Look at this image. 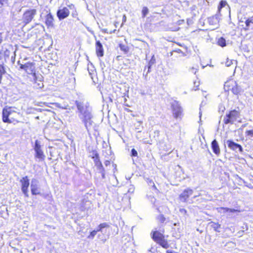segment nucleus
<instances>
[{"mask_svg":"<svg viewBox=\"0 0 253 253\" xmlns=\"http://www.w3.org/2000/svg\"><path fill=\"white\" fill-rule=\"evenodd\" d=\"M223 122L225 125H233L236 122L241 123L240 110L232 109L227 112L223 117Z\"/></svg>","mask_w":253,"mask_h":253,"instance_id":"nucleus-1","label":"nucleus"},{"mask_svg":"<svg viewBox=\"0 0 253 253\" xmlns=\"http://www.w3.org/2000/svg\"><path fill=\"white\" fill-rule=\"evenodd\" d=\"M164 233V229L162 230L161 232L158 230L152 231L151 232V237L155 242L163 248L167 249L170 247V245L165 238Z\"/></svg>","mask_w":253,"mask_h":253,"instance_id":"nucleus-2","label":"nucleus"},{"mask_svg":"<svg viewBox=\"0 0 253 253\" xmlns=\"http://www.w3.org/2000/svg\"><path fill=\"white\" fill-rule=\"evenodd\" d=\"M37 14V10L36 9H29L26 10L22 15V21L24 26L30 23L34 18Z\"/></svg>","mask_w":253,"mask_h":253,"instance_id":"nucleus-3","label":"nucleus"},{"mask_svg":"<svg viewBox=\"0 0 253 253\" xmlns=\"http://www.w3.org/2000/svg\"><path fill=\"white\" fill-rule=\"evenodd\" d=\"M224 89L227 91H231L234 94H238L240 92V88L233 80H229L224 84Z\"/></svg>","mask_w":253,"mask_h":253,"instance_id":"nucleus-4","label":"nucleus"},{"mask_svg":"<svg viewBox=\"0 0 253 253\" xmlns=\"http://www.w3.org/2000/svg\"><path fill=\"white\" fill-rule=\"evenodd\" d=\"M13 112H14V111L12 110L11 108L10 107H5L3 108L2 111V120L3 122L10 124L13 123L14 121L17 122V121L15 120V119L13 118H9V116Z\"/></svg>","mask_w":253,"mask_h":253,"instance_id":"nucleus-5","label":"nucleus"},{"mask_svg":"<svg viewBox=\"0 0 253 253\" xmlns=\"http://www.w3.org/2000/svg\"><path fill=\"white\" fill-rule=\"evenodd\" d=\"M34 149L35 152V157L38 159L40 161H44L45 158V156L42 149L40 143L38 140H36L35 142Z\"/></svg>","mask_w":253,"mask_h":253,"instance_id":"nucleus-6","label":"nucleus"},{"mask_svg":"<svg viewBox=\"0 0 253 253\" xmlns=\"http://www.w3.org/2000/svg\"><path fill=\"white\" fill-rule=\"evenodd\" d=\"M20 68L23 69L29 75H32L34 77L36 76L35 64L33 62H27L24 64H20Z\"/></svg>","mask_w":253,"mask_h":253,"instance_id":"nucleus-7","label":"nucleus"},{"mask_svg":"<svg viewBox=\"0 0 253 253\" xmlns=\"http://www.w3.org/2000/svg\"><path fill=\"white\" fill-rule=\"evenodd\" d=\"M21 183V190L24 196L26 197L29 196V187L30 185L29 179L28 176H25L20 180Z\"/></svg>","mask_w":253,"mask_h":253,"instance_id":"nucleus-8","label":"nucleus"},{"mask_svg":"<svg viewBox=\"0 0 253 253\" xmlns=\"http://www.w3.org/2000/svg\"><path fill=\"white\" fill-rule=\"evenodd\" d=\"M171 110L174 119H181L183 115V109L177 103L171 105Z\"/></svg>","mask_w":253,"mask_h":253,"instance_id":"nucleus-9","label":"nucleus"},{"mask_svg":"<svg viewBox=\"0 0 253 253\" xmlns=\"http://www.w3.org/2000/svg\"><path fill=\"white\" fill-rule=\"evenodd\" d=\"M44 23L48 29L52 28L54 27L55 20L54 17L50 11L45 16Z\"/></svg>","mask_w":253,"mask_h":253,"instance_id":"nucleus-10","label":"nucleus"},{"mask_svg":"<svg viewBox=\"0 0 253 253\" xmlns=\"http://www.w3.org/2000/svg\"><path fill=\"white\" fill-rule=\"evenodd\" d=\"M227 144L228 148L232 151H236L238 149L239 151L241 153L243 152L242 146L238 143H235L232 140H228Z\"/></svg>","mask_w":253,"mask_h":253,"instance_id":"nucleus-11","label":"nucleus"},{"mask_svg":"<svg viewBox=\"0 0 253 253\" xmlns=\"http://www.w3.org/2000/svg\"><path fill=\"white\" fill-rule=\"evenodd\" d=\"M193 190L191 189L187 188L185 189L182 193L179 195V198L182 202H186L189 197L192 195Z\"/></svg>","mask_w":253,"mask_h":253,"instance_id":"nucleus-12","label":"nucleus"},{"mask_svg":"<svg viewBox=\"0 0 253 253\" xmlns=\"http://www.w3.org/2000/svg\"><path fill=\"white\" fill-rule=\"evenodd\" d=\"M70 14V11L68 8L64 7L62 9H59L57 11V16L59 20L63 19L67 17Z\"/></svg>","mask_w":253,"mask_h":253,"instance_id":"nucleus-13","label":"nucleus"},{"mask_svg":"<svg viewBox=\"0 0 253 253\" xmlns=\"http://www.w3.org/2000/svg\"><path fill=\"white\" fill-rule=\"evenodd\" d=\"M95 52L97 56L99 58L104 56V48L99 40L96 41L95 42Z\"/></svg>","mask_w":253,"mask_h":253,"instance_id":"nucleus-14","label":"nucleus"},{"mask_svg":"<svg viewBox=\"0 0 253 253\" xmlns=\"http://www.w3.org/2000/svg\"><path fill=\"white\" fill-rule=\"evenodd\" d=\"M242 30L244 31H252L253 32V16L246 20L245 26L243 27Z\"/></svg>","mask_w":253,"mask_h":253,"instance_id":"nucleus-15","label":"nucleus"},{"mask_svg":"<svg viewBox=\"0 0 253 253\" xmlns=\"http://www.w3.org/2000/svg\"><path fill=\"white\" fill-rule=\"evenodd\" d=\"M211 148L212 152L217 156H218L220 154V149L216 139H214L211 143Z\"/></svg>","mask_w":253,"mask_h":253,"instance_id":"nucleus-16","label":"nucleus"},{"mask_svg":"<svg viewBox=\"0 0 253 253\" xmlns=\"http://www.w3.org/2000/svg\"><path fill=\"white\" fill-rule=\"evenodd\" d=\"M43 86V83L42 80L38 79L36 76L34 77L33 82V87L36 89L41 88Z\"/></svg>","mask_w":253,"mask_h":253,"instance_id":"nucleus-17","label":"nucleus"},{"mask_svg":"<svg viewBox=\"0 0 253 253\" xmlns=\"http://www.w3.org/2000/svg\"><path fill=\"white\" fill-rule=\"evenodd\" d=\"M46 112H48V113L51 112V111L50 110H46L44 111V112L42 113L40 116H37L35 118L37 120L42 119V121L43 122H45L48 121L49 120L50 117L49 116H47Z\"/></svg>","mask_w":253,"mask_h":253,"instance_id":"nucleus-18","label":"nucleus"},{"mask_svg":"<svg viewBox=\"0 0 253 253\" xmlns=\"http://www.w3.org/2000/svg\"><path fill=\"white\" fill-rule=\"evenodd\" d=\"M95 166L97 167V169L99 170L100 172L102 174V176L103 178L105 177V169L103 168L102 164L100 161L99 160H95L94 162Z\"/></svg>","mask_w":253,"mask_h":253,"instance_id":"nucleus-19","label":"nucleus"},{"mask_svg":"<svg viewBox=\"0 0 253 253\" xmlns=\"http://www.w3.org/2000/svg\"><path fill=\"white\" fill-rule=\"evenodd\" d=\"M31 191L32 194L33 195H37L40 194V191L39 186L37 184L32 183L31 185Z\"/></svg>","mask_w":253,"mask_h":253,"instance_id":"nucleus-20","label":"nucleus"},{"mask_svg":"<svg viewBox=\"0 0 253 253\" xmlns=\"http://www.w3.org/2000/svg\"><path fill=\"white\" fill-rule=\"evenodd\" d=\"M208 21L210 25H215L218 23V19L216 16H212L208 18Z\"/></svg>","mask_w":253,"mask_h":253,"instance_id":"nucleus-21","label":"nucleus"},{"mask_svg":"<svg viewBox=\"0 0 253 253\" xmlns=\"http://www.w3.org/2000/svg\"><path fill=\"white\" fill-rule=\"evenodd\" d=\"M83 115L82 119L83 121H84L89 119H91L92 116L90 112L88 110H85L83 113H81Z\"/></svg>","mask_w":253,"mask_h":253,"instance_id":"nucleus-22","label":"nucleus"},{"mask_svg":"<svg viewBox=\"0 0 253 253\" xmlns=\"http://www.w3.org/2000/svg\"><path fill=\"white\" fill-rule=\"evenodd\" d=\"M119 46L121 50L125 54L128 53V52L129 51V47L126 44L120 43L119 44Z\"/></svg>","mask_w":253,"mask_h":253,"instance_id":"nucleus-23","label":"nucleus"},{"mask_svg":"<svg viewBox=\"0 0 253 253\" xmlns=\"http://www.w3.org/2000/svg\"><path fill=\"white\" fill-rule=\"evenodd\" d=\"M210 224H211V227L216 232H219V229L221 227V225L217 222H211Z\"/></svg>","mask_w":253,"mask_h":253,"instance_id":"nucleus-24","label":"nucleus"},{"mask_svg":"<svg viewBox=\"0 0 253 253\" xmlns=\"http://www.w3.org/2000/svg\"><path fill=\"white\" fill-rule=\"evenodd\" d=\"M217 44L222 47L225 46L226 45V42L225 39L223 37H220L218 39L217 41Z\"/></svg>","mask_w":253,"mask_h":253,"instance_id":"nucleus-25","label":"nucleus"},{"mask_svg":"<svg viewBox=\"0 0 253 253\" xmlns=\"http://www.w3.org/2000/svg\"><path fill=\"white\" fill-rule=\"evenodd\" d=\"M76 105L78 108V111L81 114L83 113L84 110V107L83 103L79 101H76Z\"/></svg>","mask_w":253,"mask_h":253,"instance_id":"nucleus-26","label":"nucleus"},{"mask_svg":"<svg viewBox=\"0 0 253 253\" xmlns=\"http://www.w3.org/2000/svg\"><path fill=\"white\" fill-rule=\"evenodd\" d=\"M84 126L86 127V128L88 130L89 128H90L91 126H92L93 122L91 121V119H89L88 120H85L83 121Z\"/></svg>","mask_w":253,"mask_h":253,"instance_id":"nucleus-27","label":"nucleus"},{"mask_svg":"<svg viewBox=\"0 0 253 253\" xmlns=\"http://www.w3.org/2000/svg\"><path fill=\"white\" fill-rule=\"evenodd\" d=\"M109 227V225L108 223L104 222L100 223L97 227V230L99 232L101 231L102 229L105 228H108Z\"/></svg>","mask_w":253,"mask_h":253,"instance_id":"nucleus-28","label":"nucleus"},{"mask_svg":"<svg viewBox=\"0 0 253 253\" xmlns=\"http://www.w3.org/2000/svg\"><path fill=\"white\" fill-rule=\"evenodd\" d=\"M92 156H91L92 159H93V161L95 162V160H99V156L98 153L97 152L96 150H93L92 151Z\"/></svg>","mask_w":253,"mask_h":253,"instance_id":"nucleus-29","label":"nucleus"},{"mask_svg":"<svg viewBox=\"0 0 253 253\" xmlns=\"http://www.w3.org/2000/svg\"><path fill=\"white\" fill-rule=\"evenodd\" d=\"M220 209L221 210H223V211L225 212H236L240 211H238L237 210H235L234 209H230V208H228L221 207Z\"/></svg>","mask_w":253,"mask_h":253,"instance_id":"nucleus-30","label":"nucleus"},{"mask_svg":"<svg viewBox=\"0 0 253 253\" xmlns=\"http://www.w3.org/2000/svg\"><path fill=\"white\" fill-rule=\"evenodd\" d=\"M227 3L226 0H221L219 2V5L218 6V11H220L223 7L227 5Z\"/></svg>","mask_w":253,"mask_h":253,"instance_id":"nucleus-31","label":"nucleus"},{"mask_svg":"<svg viewBox=\"0 0 253 253\" xmlns=\"http://www.w3.org/2000/svg\"><path fill=\"white\" fill-rule=\"evenodd\" d=\"M141 13H142V17L143 18L145 17L149 13V9H148V8L147 7H146V6H144L142 8V11H141Z\"/></svg>","mask_w":253,"mask_h":253,"instance_id":"nucleus-32","label":"nucleus"},{"mask_svg":"<svg viewBox=\"0 0 253 253\" xmlns=\"http://www.w3.org/2000/svg\"><path fill=\"white\" fill-rule=\"evenodd\" d=\"M97 232L98 231L97 230V229L91 231L89 233V235L88 236L87 238L88 239H93L96 235Z\"/></svg>","mask_w":253,"mask_h":253,"instance_id":"nucleus-33","label":"nucleus"},{"mask_svg":"<svg viewBox=\"0 0 253 253\" xmlns=\"http://www.w3.org/2000/svg\"><path fill=\"white\" fill-rule=\"evenodd\" d=\"M198 67H192L189 69V72H190L191 73L193 74H196V73L198 72Z\"/></svg>","mask_w":253,"mask_h":253,"instance_id":"nucleus-34","label":"nucleus"},{"mask_svg":"<svg viewBox=\"0 0 253 253\" xmlns=\"http://www.w3.org/2000/svg\"><path fill=\"white\" fill-rule=\"evenodd\" d=\"M245 134L247 136L253 137V129L246 130Z\"/></svg>","mask_w":253,"mask_h":253,"instance_id":"nucleus-35","label":"nucleus"},{"mask_svg":"<svg viewBox=\"0 0 253 253\" xmlns=\"http://www.w3.org/2000/svg\"><path fill=\"white\" fill-rule=\"evenodd\" d=\"M137 155L138 153L137 151L134 148L132 149L131 150V156L132 157H137Z\"/></svg>","mask_w":253,"mask_h":253,"instance_id":"nucleus-36","label":"nucleus"},{"mask_svg":"<svg viewBox=\"0 0 253 253\" xmlns=\"http://www.w3.org/2000/svg\"><path fill=\"white\" fill-rule=\"evenodd\" d=\"M158 219H159V221L160 223H164L165 220H166V218L165 217V216L163 215H160L159 217H158Z\"/></svg>","mask_w":253,"mask_h":253,"instance_id":"nucleus-37","label":"nucleus"},{"mask_svg":"<svg viewBox=\"0 0 253 253\" xmlns=\"http://www.w3.org/2000/svg\"><path fill=\"white\" fill-rule=\"evenodd\" d=\"M116 31V29L114 30L113 31H111V30H108L107 29H103L102 30V31L105 33H107V34H112L113 33H115V32Z\"/></svg>","mask_w":253,"mask_h":253,"instance_id":"nucleus-38","label":"nucleus"},{"mask_svg":"<svg viewBox=\"0 0 253 253\" xmlns=\"http://www.w3.org/2000/svg\"><path fill=\"white\" fill-rule=\"evenodd\" d=\"M179 211L181 213H183L184 214H186L187 213L186 210H185L184 209H180L179 210Z\"/></svg>","mask_w":253,"mask_h":253,"instance_id":"nucleus-39","label":"nucleus"},{"mask_svg":"<svg viewBox=\"0 0 253 253\" xmlns=\"http://www.w3.org/2000/svg\"><path fill=\"white\" fill-rule=\"evenodd\" d=\"M105 166H109L111 164V162L109 160H105L104 162Z\"/></svg>","mask_w":253,"mask_h":253,"instance_id":"nucleus-40","label":"nucleus"},{"mask_svg":"<svg viewBox=\"0 0 253 253\" xmlns=\"http://www.w3.org/2000/svg\"><path fill=\"white\" fill-rule=\"evenodd\" d=\"M4 0H0V11L1 10L3 6V1Z\"/></svg>","mask_w":253,"mask_h":253,"instance_id":"nucleus-41","label":"nucleus"},{"mask_svg":"<svg viewBox=\"0 0 253 253\" xmlns=\"http://www.w3.org/2000/svg\"><path fill=\"white\" fill-rule=\"evenodd\" d=\"M126 17L125 14H124L123 17V23H126Z\"/></svg>","mask_w":253,"mask_h":253,"instance_id":"nucleus-42","label":"nucleus"},{"mask_svg":"<svg viewBox=\"0 0 253 253\" xmlns=\"http://www.w3.org/2000/svg\"><path fill=\"white\" fill-rule=\"evenodd\" d=\"M249 171L250 175L253 177V168H251Z\"/></svg>","mask_w":253,"mask_h":253,"instance_id":"nucleus-43","label":"nucleus"},{"mask_svg":"<svg viewBox=\"0 0 253 253\" xmlns=\"http://www.w3.org/2000/svg\"><path fill=\"white\" fill-rule=\"evenodd\" d=\"M2 41V38L1 36V34L0 33V44L1 43Z\"/></svg>","mask_w":253,"mask_h":253,"instance_id":"nucleus-44","label":"nucleus"}]
</instances>
